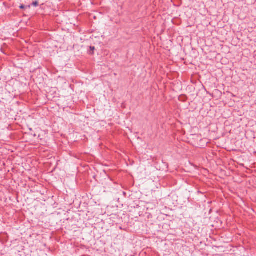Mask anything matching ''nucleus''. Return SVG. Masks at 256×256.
<instances>
[{"label":"nucleus","mask_w":256,"mask_h":256,"mask_svg":"<svg viewBox=\"0 0 256 256\" xmlns=\"http://www.w3.org/2000/svg\"><path fill=\"white\" fill-rule=\"evenodd\" d=\"M30 5H28V6H25L24 5V4H21L20 6V9H25L26 8H30Z\"/></svg>","instance_id":"nucleus-1"},{"label":"nucleus","mask_w":256,"mask_h":256,"mask_svg":"<svg viewBox=\"0 0 256 256\" xmlns=\"http://www.w3.org/2000/svg\"><path fill=\"white\" fill-rule=\"evenodd\" d=\"M32 6H38V2H37V1L34 2L32 4Z\"/></svg>","instance_id":"nucleus-2"},{"label":"nucleus","mask_w":256,"mask_h":256,"mask_svg":"<svg viewBox=\"0 0 256 256\" xmlns=\"http://www.w3.org/2000/svg\"><path fill=\"white\" fill-rule=\"evenodd\" d=\"M90 48L92 50H94L95 49L94 46H90Z\"/></svg>","instance_id":"nucleus-3"}]
</instances>
